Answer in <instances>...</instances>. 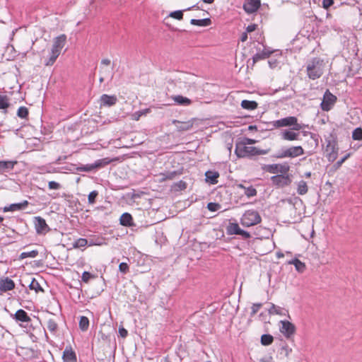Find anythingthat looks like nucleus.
<instances>
[{"label": "nucleus", "mask_w": 362, "mask_h": 362, "mask_svg": "<svg viewBox=\"0 0 362 362\" xmlns=\"http://www.w3.org/2000/svg\"><path fill=\"white\" fill-rule=\"evenodd\" d=\"M15 288L14 281L8 277L0 279V291L7 292Z\"/></svg>", "instance_id": "f8f14e48"}, {"label": "nucleus", "mask_w": 362, "mask_h": 362, "mask_svg": "<svg viewBox=\"0 0 362 362\" xmlns=\"http://www.w3.org/2000/svg\"><path fill=\"white\" fill-rule=\"evenodd\" d=\"M28 115V110L25 107H20L17 112V115L21 118H26Z\"/></svg>", "instance_id": "c03bdc74"}, {"label": "nucleus", "mask_w": 362, "mask_h": 362, "mask_svg": "<svg viewBox=\"0 0 362 362\" xmlns=\"http://www.w3.org/2000/svg\"><path fill=\"white\" fill-rule=\"evenodd\" d=\"M262 307V304L261 303H255L252 305V308H251V316H253L255 315L258 311L260 309V308Z\"/></svg>", "instance_id": "864d4df0"}, {"label": "nucleus", "mask_w": 362, "mask_h": 362, "mask_svg": "<svg viewBox=\"0 0 362 362\" xmlns=\"http://www.w3.org/2000/svg\"><path fill=\"white\" fill-rule=\"evenodd\" d=\"M100 74H101V76L100 77V79H99L100 83H103L104 81L105 77H107V76L112 77L110 71H107L106 69H101Z\"/></svg>", "instance_id": "8fccbe9b"}, {"label": "nucleus", "mask_w": 362, "mask_h": 362, "mask_svg": "<svg viewBox=\"0 0 362 362\" xmlns=\"http://www.w3.org/2000/svg\"><path fill=\"white\" fill-rule=\"evenodd\" d=\"M150 111L149 109H145L141 111L136 112L131 115L133 120L138 121L142 115H146Z\"/></svg>", "instance_id": "58836bf2"}, {"label": "nucleus", "mask_w": 362, "mask_h": 362, "mask_svg": "<svg viewBox=\"0 0 362 362\" xmlns=\"http://www.w3.org/2000/svg\"><path fill=\"white\" fill-rule=\"evenodd\" d=\"M47 327L49 332L55 333L57 330L58 325L53 319H49L47 322Z\"/></svg>", "instance_id": "e433bc0d"}, {"label": "nucleus", "mask_w": 362, "mask_h": 362, "mask_svg": "<svg viewBox=\"0 0 362 362\" xmlns=\"http://www.w3.org/2000/svg\"><path fill=\"white\" fill-rule=\"evenodd\" d=\"M268 311L270 315H286L288 314V311L286 310L276 306L274 304L271 305Z\"/></svg>", "instance_id": "4be33fe9"}, {"label": "nucleus", "mask_w": 362, "mask_h": 362, "mask_svg": "<svg viewBox=\"0 0 362 362\" xmlns=\"http://www.w3.org/2000/svg\"><path fill=\"white\" fill-rule=\"evenodd\" d=\"M28 204V201H24L22 203L12 204L9 206H6L4 209V211H20L25 209Z\"/></svg>", "instance_id": "6ab92c4d"}, {"label": "nucleus", "mask_w": 362, "mask_h": 362, "mask_svg": "<svg viewBox=\"0 0 362 362\" xmlns=\"http://www.w3.org/2000/svg\"><path fill=\"white\" fill-rule=\"evenodd\" d=\"M66 42V36L64 34L54 39L52 47L51 49L50 57L49 59L45 62L46 66H52L55 62Z\"/></svg>", "instance_id": "7ed1b4c3"}, {"label": "nucleus", "mask_w": 362, "mask_h": 362, "mask_svg": "<svg viewBox=\"0 0 362 362\" xmlns=\"http://www.w3.org/2000/svg\"><path fill=\"white\" fill-rule=\"evenodd\" d=\"M262 170L272 174H276L279 173H286L289 170V167L286 165L281 164H269L263 165Z\"/></svg>", "instance_id": "6e6552de"}, {"label": "nucleus", "mask_w": 362, "mask_h": 362, "mask_svg": "<svg viewBox=\"0 0 362 362\" xmlns=\"http://www.w3.org/2000/svg\"><path fill=\"white\" fill-rule=\"evenodd\" d=\"M304 154V150L300 146H291L280 151L276 156V158H296Z\"/></svg>", "instance_id": "423d86ee"}, {"label": "nucleus", "mask_w": 362, "mask_h": 362, "mask_svg": "<svg viewBox=\"0 0 362 362\" xmlns=\"http://www.w3.org/2000/svg\"><path fill=\"white\" fill-rule=\"evenodd\" d=\"M272 53V52L263 50L261 52H258L256 54L253 56V62L254 63H256L257 62L264 59L270 56V54Z\"/></svg>", "instance_id": "bb28decb"}, {"label": "nucleus", "mask_w": 362, "mask_h": 362, "mask_svg": "<svg viewBox=\"0 0 362 362\" xmlns=\"http://www.w3.org/2000/svg\"><path fill=\"white\" fill-rule=\"evenodd\" d=\"M9 99L5 95H0V109L6 110L9 107Z\"/></svg>", "instance_id": "f704fd0d"}, {"label": "nucleus", "mask_w": 362, "mask_h": 362, "mask_svg": "<svg viewBox=\"0 0 362 362\" xmlns=\"http://www.w3.org/2000/svg\"><path fill=\"white\" fill-rule=\"evenodd\" d=\"M111 162V160L108 158H105L103 159L97 160L94 163H93V169L100 168L108 165Z\"/></svg>", "instance_id": "2f4dec72"}, {"label": "nucleus", "mask_w": 362, "mask_h": 362, "mask_svg": "<svg viewBox=\"0 0 362 362\" xmlns=\"http://www.w3.org/2000/svg\"><path fill=\"white\" fill-rule=\"evenodd\" d=\"M262 218L258 211L253 209L245 211L240 218V223L244 227H251L259 224Z\"/></svg>", "instance_id": "20e7f679"}, {"label": "nucleus", "mask_w": 362, "mask_h": 362, "mask_svg": "<svg viewBox=\"0 0 362 362\" xmlns=\"http://www.w3.org/2000/svg\"><path fill=\"white\" fill-rule=\"evenodd\" d=\"M176 175V172H169L165 174H161L160 178L159 179L160 181H165L166 180H173L175 176Z\"/></svg>", "instance_id": "a19ab883"}, {"label": "nucleus", "mask_w": 362, "mask_h": 362, "mask_svg": "<svg viewBox=\"0 0 362 362\" xmlns=\"http://www.w3.org/2000/svg\"><path fill=\"white\" fill-rule=\"evenodd\" d=\"M337 144L334 141H329L327 146L326 151L327 152V158L329 161L333 162L336 160L338 155Z\"/></svg>", "instance_id": "1a4fd4ad"}, {"label": "nucleus", "mask_w": 362, "mask_h": 362, "mask_svg": "<svg viewBox=\"0 0 362 362\" xmlns=\"http://www.w3.org/2000/svg\"><path fill=\"white\" fill-rule=\"evenodd\" d=\"M88 245V240L86 238H78L74 243V248H81Z\"/></svg>", "instance_id": "4c0bfd02"}, {"label": "nucleus", "mask_w": 362, "mask_h": 362, "mask_svg": "<svg viewBox=\"0 0 362 362\" xmlns=\"http://www.w3.org/2000/svg\"><path fill=\"white\" fill-rule=\"evenodd\" d=\"M117 98L115 95L103 94L100 97V105L110 107L116 104Z\"/></svg>", "instance_id": "2eb2a0df"}, {"label": "nucleus", "mask_w": 362, "mask_h": 362, "mask_svg": "<svg viewBox=\"0 0 362 362\" xmlns=\"http://www.w3.org/2000/svg\"><path fill=\"white\" fill-rule=\"evenodd\" d=\"M119 334L122 338H125L128 334V332L123 327H120L119 328Z\"/></svg>", "instance_id": "13d9d810"}, {"label": "nucleus", "mask_w": 362, "mask_h": 362, "mask_svg": "<svg viewBox=\"0 0 362 362\" xmlns=\"http://www.w3.org/2000/svg\"><path fill=\"white\" fill-rule=\"evenodd\" d=\"M172 99L179 105L189 106L192 104V100L190 99L180 95H173L172 96Z\"/></svg>", "instance_id": "a211bd4d"}, {"label": "nucleus", "mask_w": 362, "mask_h": 362, "mask_svg": "<svg viewBox=\"0 0 362 362\" xmlns=\"http://www.w3.org/2000/svg\"><path fill=\"white\" fill-rule=\"evenodd\" d=\"M247 39V33H243L241 36V41L245 42Z\"/></svg>", "instance_id": "69168bd1"}, {"label": "nucleus", "mask_w": 362, "mask_h": 362, "mask_svg": "<svg viewBox=\"0 0 362 362\" xmlns=\"http://www.w3.org/2000/svg\"><path fill=\"white\" fill-rule=\"evenodd\" d=\"M274 338L270 334H263L261 337V343L264 346H268L273 342Z\"/></svg>", "instance_id": "ea45409f"}, {"label": "nucleus", "mask_w": 362, "mask_h": 362, "mask_svg": "<svg viewBox=\"0 0 362 362\" xmlns=\"http://www.w3.org/2000/svg\"><path fill=\"white\" fill-rule=\"evenodd\" d=\"M274 126L276 128L282 127H293L292 130L299 131L304 127V124L298 123V119L296 117H287L274 121Z\"/></svg>", "instance_id": "39448f33"}, {"label": "nucleus", "mask_w": 362, "mask_h": 362, "mask_svg": "<svg viewBox=\"0 0 362 362\" xmlns=\"http://www.w3.org/2000/svg\"><path fill=\"white\" fill-rule=\"evenodd\" d=\"M48 187L49 189H59L61 185L55 181H50L48 182Z\"/></svg>", "instance_id": "3c124183"}, {"label": "nucleus", "mask_w": 362, "mask_h": 362, "mask_svg": "<svg viewBox=\"0 0 362 362\" xmlns=\"http://www.w3.org/2000/svg\"><path fill=\"white\" fill-rule=\"evenodd\" d=\"M337 101V97L327 90L324 94L322 102L321 103V108L324 111L330 110Z\"/></svg>", "instance_id": "0eeeda50"}, {"label": "nucleus", "mask_w": 362, "mask_h": 362, "mask_svg": "<svg viewBox=\"0 0 362 362\" xmlns=\"http://www.w3.org/2000/svg\"><path fill=\"white\" fill-rule=\"evenodd\" d=\"M89 327V320L85 316H81L79 320V327L82 331H86Z\"/></svg>", "instance_id": "72a5a7b5"}, {"label": "nucleus", "mask_w": 362, "mask_h": 362, "mask_svg": "<svg viewBox=\"0 0 362 362\" xmlns=\"http://www.w3.org/2000/svg\"><path fill=\"white\" fill-rule=\"evenodd\" d=\"M211 21L210 18H204V19H192L190 23L194 25H198L202 27L208 26L211 24Z\"/></svg>", "instance_id": "c756f323"}, {"label": "nucleus", "mask_w": 362, "mask_h": 362, "mask_svg": "<svg viewBox=\"0 0 362 362\" xmlns=\"http://www.w3.org/2000/svg\"><path fill=\"white\" fill-rule=\"evenodd\" d=\"M269 152V149L260 150L255 146H251L245 143L239 141L236 144L235 153L239 158L249 157L255 155H265Z\"/></svg>", "instance_id": "f257e3e1"}, {"label": "nucleus", "mask_w": 362, "mask_h": 362, "mask_svg": "<svg viewBox=\"0 0 362 362\" xmlns=\"http://www.w3.org/2000/svg\"><path fill=\"white\" fill-rule=\"evenodd\" d=\"M16 163V161L0 160V172H8L12 170Z\"/></svg>", "instance_id": "412c9836"}, {"label": "nucleus", "mask_w": 362, "mask_h": 362, "mask_svg": "<svg viewBox=\"0 0 362 362\" xmlns=\"http://www.w3.org/2000/svg\"><path fill=\"white\" fill-rule=\"evenodd\" d=\"M15 318L16 320L23 322H28L30 321V317L28 315L27 313L22 309L17 310L15 314Z\"/></svg>", "instance_id": "5701e85b"}, {"label": "nucleus", "mask_w": 362, "mask_h": 362, "mask_svg": "<svg viewBox=\"0 0 362 362\" xmlns=\"http://www.w3.org/2000/svg\"><path fill=\"white\" fill-rule=\"evenodd\" d=\"M170 16L177 20H182L183 18V13L182 11H175L170 13Z\"/></svg>", "instance_id": "de8ad7c7"}, {"label": "nucleus", "mask_w": 362, "mask_h": 362, "mask_svg": "<svg viewBox=\"0 0 362 362\" xmlns=\"http://www.w3.org/2000/svg\"><path fill=\"white\" fill-rule=\"evenodd\" d=\"M206 181L209 182L210 184L215 185L218 182V178L219 177V173L215 171H206L205 173Z\"/></svg>", "instance_id": "aec40b11"}, {"label": "nucleus", "mask_w": 362, "mask_h": 362, "mask_svg": "<svg viewBox=\"0 0 362 362\" xmlns=\"http://www.w3.org/2000/svg\"><path fill=\"white\" fill-rule=\"evenodd\" d=\"M243 143H245L247 145H251L256 143V141L252 139L245 138L243 141H240Z\"/></svg>", "instance_id": "052dcab7"}, {"label": "nucleus", "mask_w": 362, "mask_h": 362, "mask_svg": "<svg viewBox=\"0 0 362 362\" xmlns=\"http://www.w3.org/2000/svg\"><path fill=\"white\" fill-rule=\"evenodd\" d=\"M38 251L37 250H32L30 252H23L20 255L19 259H23L28 257L35 258L37 256Z\"/></svg>", "instance_id": "c9c22d12"}, {"label": "nucleus", "mask_w": 362, "mask_h": 362, "mask_svg": "<svg viewBox=\"0 0 362 362\" xmlns=\"http://www.w3.org/2000/svg\"><path fill=\"white\" fill-rule=\"evenodd\" d=\"M240 235H242L245 239H247L250 238V234L247 231H245L243 229L240 230L239 234Z\"/></svg>", "instance_id": "bf43d9fd"}, {"label": "nucleus", "mask_w": 362, "mask_h": 362, "mask_svg": "<svg viewBox=\"0 0 362 362\" xmlns=\"http://www.w3.org/2000/svg\"><path fill=\"white\" fill-rule=\"evenodd\" d=\"M350 156V154L348 153L346 155L344 158H342L341 160H338L334 165V168L337 170L339 169L342 163Z\"/></svg>", "instance_id": "5fc2aeb1"}, {"label": "nucleus", "mask_w": 362, "mask_h": 362, "mask_svg": "<svg viewBox=\"0 0 362 362\" xmlns=\"http://www.w3.org/2000/svg\"><path fill=\"white\" fill-rule=\"evenodd\" d=\"M204 3H206V4H212L214 0H202Z\"/></svg>", "instance_id": "338daca9"}, {"label": "nucleus", "mask_w": 362, "mask_h": 362, "mask_svg": "<svg viewBox=\"0 0 362 362\" xmlns=\"http://www.w3.org/2000/svg\"><path fill=\"white\" fill-rule=\"evenodd\" d=\"M207 208L211 211H216L218 209L219 205L218 204L211 202L208 204Z\"/></svg>", "instance_id": "6e6d98bb"}, {"label": "nucleus", "mask_w": 362, "mask_h": 362, "mask_svg": "<svg viewBox=\"0 0 362 362\" xmlns=\"http://www.w3.org/2000/svg\"><path fill=\"white\" fill-rule=\"evenodd\" d=\"M333 4H334L333 0H323L322 1V7L325 9H328Z\"/></svg>", "instance_id": "4d7b16f0"}, {"label": "nucleus", "mask_w": 362, "mask_h": 362, "mask_svg": "<svg viewBox=\"0 0 362 362\" xmlns=\"http://www.w3.org/2000/svg\"><path fill=\"white\" fill-rule=\"evenodd\" d=\"M35 227L37 233L38 234H45L49 231V227L44 218L40 216H37L35 218L34 221Z\"/></svg>", "instance_id": "9b49d317"}, {"label": "nucleus", "mask_w": 362, "mask_h": 362, "mask_svg": "<svg viewBox=\"0 0 362 362\" xmlns=\"http://www.w3.org/2000/svg\"><path fill=\"white\" fill-rule=\"evenodd\" d=\"M308 191V187L306 182L300 180L297 182V192L300 195L305 194Z\"/></svg>", "instance_id": "a878e982"}, {"label": "nucleus", "mask_w": 362, "mask_h": 362, "mask_svg": "<svg viewBox=\"0 0 362 362\" xmlns=\"http://www.w3.org/2000/svg\"><path fill=\"white\" fill-rule=\"evenodd\" d=\"M98 194V193L95 190L91 192L88 194V203L90 204H94L95 202V198L97 197Z\"/></svg>", "instance_id": "a18cd8bd"}, {"label": "nucleus", "mask_w": 362, "mask_h": 362, "mask_svg": "<svg viewBox=\"0 0 362 362\" xmlns=\"http://www.w3.org/2000/svg\"><path fill=\"white\" fill-rule=\"evenodd\" d=\"M241 107L245 110H253L257 107V103L253 100H243L241 102Z\"/></svg>", "instance_id": "393cba45"}, {"label": "nucleus", "mask_w": 362, "mask_h": 362, "mask_svg": "<svg viewBox=\"0 0 362 362\" xmlns=\"http://www.w3.org/2000/svg\"><path fill=\"white\" fill-rule=\"evenodd\" d=\"M101 64L108 66L110 64V60L108 59H103L101 61Z\"/></svg>", "instance_id": "e2e57ef3"}, {"label": "nucleus", "mask_w": 362, "mask_h": 362, "mask_svg": "<svg viewBox=\"0 0 362 362\" xmlns=\"http://www.w3.org/2000/svg\"><path fill=\"white\" fill-rule=\"evenodd\" d=\"M29 288L31 290H35L36 292H38L39 291H42L38 281L37 280H35V279H33V280L31 281V282L29 285Z\"/></svg>", "instance_id": "37998d69"}, {"label": "nucleus", "mask_w": 362, "mask_h": 362, "mask_svg": "<svg viewBox=\"0 0 362 362\" xmlns=\"http://www.w3.org/2000/svg\"><path fill=\"white\" fill-rule=\"evenodd\" d=\"M280 323V331L286 338H289L295 333L296 327L293 324L286 320H281Z\"/></svg>", "instance_id": "9d476101"}, {"label": "nucleus", "mask_w": 362, "mask_h": 362, "mask_svg": "<svg viewBox=\"0 0 362 362\" xmlns=\"http://www.w3.org/2000/svg\"><path fill=\"white\" fill-rule=\"evenodd\" d=\"M260 6L259 0H248L244 4V9L248 13H252L255 12Z\"/></svg>", "instance_id": "4468645a"}, {"label": "nucleus", "mask_w": 362, "mask_h": 362, "mask_svg": "<svg viewBox=\"0 0 362 362\" xmlns=\"http://www.w3.org/2000/svg\"><path fill=\"white\" fill-rule=\"evenodd\" d=\"M132 216L128 214L124 213L120 217V223L124 226H130L132 225Z\"/></svg>", "instance_id": "cd10ccee"}, {"label": "nucleus", "mask_w": 362, "mask_h": 362, "mask_svg": "<svg viewBox=\"0 0 362 362\" xmlns=\"http://www.w3.org/2000/svg\"><path fill=\"white\" fill-rule=\"evenodd\" d=\"M299 134L292 130L285 129L281 133V138L286 141H296L298 139Z\"/></svg>", "instance_id": "f3484780"}, {"label": "nucleus", "mask_w": 362, "mask_h": 362, "mask_svg": "<svg viewBox=\"0 0 362 362\" xmlns=\"http://www.w3.org/2000/svg\"><path fill=\"white\" fill-rule=\"evenodd\" d=\"M119 270L123 274L127 273L129 272L128 264L125 262L120 263L119 265Z\"/></svg>", "instance_id": "603ef678"}, {"label": "nucleus", "mask_w": 362, "mask_h": 362, "mask_svg": "<svg viewBox=\"0 0 362 362\" xmlns=\"http://www.w3.org/2000/svg\"><path fill=\"white\" fill-rule=\"evenodd\" d=\"M178 186L180 189H185L186 188V183L182 181H180L178 183Z\"/></svg>", "instance_id": "0e129e2a"}, {"label": "nucleus", "mask_w": 362, "mask_h": 362, "mask_svg": "<svg viewBox=\"0 0 362 362\" xmlns=\"http://www.w3.org/2000/svg\"><path fill=\"white\" fill-rule=\"evenodd\" d=\"M256 28H257V25L255 24H251V25H249L247 27V32L248 33H251L254 30H256Z\"/></svg>", "instance_id": "680f3d73"}, {"label": "nucleus", "mask_w": 362, "mask_h": 362, "mask_svg": "<svg viewBox=\"0 0 362 362\" xmlns=\"http://www.w3.org/2000/svg\"><path fill=\"white\" fill-rule=\"evenodd\" d=\"M76 170L78 171L90 172V171H91V170H93L94 169H93V165L92 164H89V165L78 167L76 168Z\"/></svg>", "instance_id": "09e8293b"}, {"label": "nucleus", "mask_w": 362, "mask_h": 362, "mask_svg": "<svg viewBox=\"0 0 362 362\" xmlns=\"http://www.w3.org/2000/svg\"><path fill=\"white\" fill-rule=\"evenodd\" d=\"M94 277L95 276L88 272H84L82 274L81 279L83 282L88 283L90 279H93Z\"/></svg>", "instance_id": "49530a36"}, {"label": "nucleus", "mask_w": 362, "mask_h": 362, "mask_svg": "<svg viewBox=\"0 0 362 362\" xmlns=\"http://www.w3.org/2000/svg\"><path fill=\"white\" fill-rule=\"evenodd\" d=\"M238 187L243 189L245 194L248 197H254L257 194V190L252 186L246 187L240 184L238 185Z\"/></svg>", "instance_id": "473e14b6"}, {"label": "nucleus", "mask_w": 362, "mask_h": 362, "mask_svg": "<svg viewBox=\"0 0 362 362\" xmlns=\"http://www.w3.org/2000/svg\"><path fill=\"white\" fill-rule=\"evenodd\" d=\"M288 264H293L296 267V269L299 272H303L305 269V264L296 258L289 261Z\"/></svg>", "instance_id": "c85d7f7f"}, {"label": "nucleus", "mask_w": 362, "mask_h": 362, "mask_svg": "<svg viewBox=\"0 0 362 362\" xmlns=\"http://www.w3.org/2000/svg\"><path fill=\"white\" fill-rule=\"evenodd\" d=\"M352 138L354 140H362V129L360 127L355 129L352 133Z\"/></svg>", "instance_id": "79ce46f5"}, {"label": "nucleus", "mask_w": 362, "mask_h": 362, "mask_svg": "<svg viewBox=\"0 0 362 362\" xmlns=\"http://www.w3.org/2000/svg\"><path fill=\"white\" fill-rule=\"evenodd\" d=\"M241 228L236 223H230L227 228V232L230 235H238Z\"/></svg>", "instance_id": "7c9ffc66"}, {"label": "nucleus", "mask_w": 362, "mask_h": 362, "mask_svg": "<svg viewBox=\"0 0 362 362\" xmlns=\"http://www.w3.org/2000/svg\"><path fill=\"white\" fill-rule=\"evenodd\" d=\"M325 62L320 58H314L308 62L306 71L309 78L315 80L319 78L324 72Z\"/></svg>", "instance_id": "f03ea898"}, {"label": "nucleus", "mask_w": 362, "mask_h": 362, "mask_svg": "<svg viewBox=\"0 0 362 362\" xmlns=\"http://www.w3.org/2000/svg\"><path fill=\"white\" fill-rule=\"evenodd\" d=\"M305 177H310L311 176V173L310 172H308L305 174Z\"/></svg>", "instance_id": "774afa93"}, {"label": "nucleus", "mask_w": 362, "mask_h": 362, "mask_svg": "<svg viewBox=\"0 0 362 362\" xmlns=\"http://www.w3.org/2000/svg\"><path fill=\"white\" fill-rule=\"evenodd\" d=\"M173 123L176 125V127L178 131H188L192 129L193 127V121L189 120L187 122H180L178 120H173Z\"/></svg>", "instance_id": "dca6fc26"}, {"label": "nucleus", "mask_w": 362, "mask_h": 362, "mask_svg": "<svg viewBox=\"0 0 362 362\" xmlns=\"http://www.w3.org/2000/svg\"><path fill=\"white\" fill-rule=\"evenodd\" d=\"M271 179L274 185L279 187L288 185L291 182V180L288 176H284L282 175L272 176Z\"/></svg>", "instance_id": "ddd939ff"}, {"label": "nucleus", "mask_w": 362, "mask_h": 362, "mask_svg": "<svg viewBox=\"0 0 362 362\" xmlns=\"http://www.w3.org/2000/svg\"><path fill=\"white\" fill-rule=\"evenodd\" d=\"M64 362H76L75 353L71 349H66L63 354Z\"/></svg>", "instance_id": "b1692460"}]
</instances>
